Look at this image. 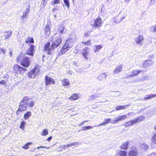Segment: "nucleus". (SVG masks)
<instances>
[{"mask_svg":"<svg viewBox=\"0 0 156 156\" xmlns=\"http://www.w3.org/2000/svg\"><path fill=\"white\" fill-rule=\"evenodd\" d=\"M52 43L50 46V43L47 42L44 47V50L48 54L51 55L54 50L58 47L61 43L62 39L60 36H56L54 35L52 38Z\"/></svg>","mask_w":156,"mask_h":156,"instance_id":"f257e3e1","label":"nucleus"},{"mask_svg":"<svg viewBox=\"0 0 156 156\" xmlns=\"http://www.w3.org/2000/svg\"><path fill=\"white\" fill-rule=\"evenodd\" d=\"M126 12L124 10L121 11L118 15L113 18L114 22L117 24L120 23L125 18Z\"/></svg>","mask_w":156,"mask_h":156,"instance_id":"f03ea898","label":"nucleus"},{"mask_svg":"<svg viewBox=\"0 0 156 156\" xmlns=\"http://www.w3.org/2000/svg\"><path fill=\"white\" fill-rule=\"evenodd\" d=\"M39 71L40 67L38 65H36L34 69L28 73V76L29 78H34L39 73Z\"/></svg>","mask_w":156,"mask_h":156,"instance_id":"7ed1b4c3","label":"nucleus"},{"mask_svg":"<svg viewBox=\"0 0 156 156\" xmlns=\"http://www.w3.org/2000/svg\"><path fill=\"white\" fill-rule=\"evenodd\" d=\"M145 118L144 116H140L138 118L134 119L132 120L126 122L124 125L126 127H128L134 124L142 121Z\"/></svg>","mask_w":156,"mask_h":156,"instance_id":"20e7f679","label":"nucleus"},{"mask_svg":"<svg viewBox=\"0 0 156 156\" xmlns=\"http://www.w3.org/2000/svg\"><path fill=\"white\" fill-rule=\"evenodd\" d=\"M13 69L15 73H19L21 74H23L27 70V69L23 68L17 64H15L13 66Z\"/></svg>","mask_w":156,"mask_h":156,"instance_id":"39448f33","label":"nucleus"},{"mask_svg":"<svg viewBox=\"0 0 156 156\" xmlns=\"http://www.w3.org/2000/svg\"><path fill=\"white\" fill-rule=\"evenodd\" d=\"M102 25V20L100 17H97L94 22H91V25L94 28L101 27Z\"/></svg>","mask_w":156,"mask_h":156,"instance_id":"423d86ee","label":"nucleus"},{"mask_svg":"<svg viewBox=\"0 0 156 156\" xmlns=\"http://www.w3.org/2000/svg\"><path fill=\"white\" fill-rule=\"evenodd\" d=\"M30 58L25 57L23 59L21 62V65L24 67H28L30 65Z\"/></svg>","mask_w":156,"mask_h":156,"instance_id":"0eeeda50","label":"nucleus"},{"mask_svg":"<svg viewBox=\"0 0 156 156\" xmlns=\"http://www.w3.org/2000/svg\"><path fill=\"white\" fill-rule=\"evenodd\" d=\"M45 84L46 86L50 85H53L55 83V82L54 80L47 76H45Z\"/></svg>","mask_w":156,"mask_h":156,"instance_id":"6e6552de","label":"nucleus"},{"mask_svg":"<svg viewBox=\"0 0 156 156\" xmlns=\"http://www.w3.org/2000/svg\"><path fill=\"white\" fill-rule=\"evenodd\" d=\"M127 118L126 115H119L118 117H116L115 119L112 121V123L115 124L118 121H122Z\"/></svg>","mask_w":156,"mask_h":156,"instance_id":"1a4fd4ad","label":"nucleus"},{"mask_svg":"<svg viewBox=\"0 0 156 156\" xmlns=\"http://www.w3.org/2000/svg\"><path fill=\"white\" fill-rule=\"evenodd\" d=\"M142 71L141 70H132L131 72V73L130 75L128 76V77H133L134 76H136L138 75L139 73H140Z\"/></svg>","mask_w":156,"mask_h":156,"instance_id":"9d476101","label":"nucleus"},{"mask_svg":"<svg viewBox=\"0 0 156 156\" xmlns=\"http://www.w3.org/2000/svg\"><path fill=\"white\" fill-rule=\"evenodd\" d=\"M144 39L143 36L139 35L137 37L134 39L135 42L137 44H141L142 42L144 41Z\"/></svg>","mask_w":156,"mask_h":156,"instance_id":"9b49d317","label":"nucleus"},{"mask_svg":"<svg viewBox=\"0 0 156 156\" xmlns=\"http://www.w3.org/2000/svg\"><path fill=\"white\" fill-rule=\"evenodd\" d=\"M34 51V45H31L27 49V54L32 56L33 55Z\"/></svg>","mask_w":156,"mask_h":156,"instance_id":"f8f14e48","label":"nucleus"},{"mask_svg":"<svg viewBox=\"0 0 156 156\" xmlns=\"http://www.w3.org/2000/svg\"><path fill=\"white\" fill-rule=\"evenodd\" d=\"M153 64L151 60H147L144 62L142 63L143 67L144 68L151 66Z\"/></svg>","mask_w":156,"mask_h":156,"instance_id":"ddd939ff","label":"nucleus"},{"mask_svg":"<svg viewBox=\"0 0 156 156\" xmlns=\"http://www.w3.org/2000/svg\"><path fill=\"white\" fill-rule=\"evenodd\" d=\"M140 146L142 150L146 151L149 148V146L145 143L142 142L140 143Z\"/></svg>","mask_w":156,"mask_h":156,"instance_id":"4468645a","label":"nucleus"},{"mask_svg":"<svg viewBox=\"0 0 156 156\" xmlns=\"http://www.w3.org/2000/svg\"><path fill=\"white\" fill-rule=\"evenodd\" d=\"M129 156H138L136 149L135 148L129 151Z\"/></svg>","mask_w":156,"mask_h":156,"instance_id":"2eb2a0df","label":"nucleus"},{"mask_svg":"<svg viewBox=\"0 0 156 156\" xmlns=\"http://www.w3.org/2000/svg\"><path fill=\"white\" fill-rule=\"evenodd\" d=\"M80 98L79 95L76 94H73L72 95L68 98V99L70 101L75 100Z\"/></svg>","mask_w":156,"mask_h":156,"instance_id":"dca6fc26","label":"nucleus"},{"mask_svg":"<svg viewBox=\"0 0 156 156\" xmlns=\"http://www.w3.org/2000/svg\"><path fill=\"white\" fill-rule=\"evenodd\" d=\"M83 52L82 53L83 55L86 59H87V56L89 53V49L87 48H85L83 49Z\"/></svg>","mask_w":156,"mask_h":156,"instance_id":"f3484780","label":"nucleus"},{"mask_svg":"<svg viewBox=\"0 0 156 156\" xmlns=\"http://www.w3.org/2000/svg\"><path fill=\"white\" fill-rule=\"evenodd\" d=\"M107 75L105 73H102L97 77V79L100 81H102L106 78Z\"/></svg>","mask_w":156,"mask_h":156,"instance_id":"a211bd4d","label":"nucleus"},{"mask_svg":"<svg viewBox=\"0 0 156 156\" xmlns=\"http://www.w3.org/2000/svg\"><path fill=\"white\" fill-rule=\"evenodd\" d=\"M122 66L120 65L117 66L114 70V74H118L122 71Z\"/></svg>","mask_w":156,"mask_h":156,"instance_id":"6ab92c4d","label":"nucleus"},{"mask_svg":"<svg viewBox=\"0 0 156 156\" xmlns=\"http://www.w3.org/2000/svg\"><path fill=\"white\" fill-rule=\"evenodd\" d=\"M72 46L71 45L69 44V46H67L66 44L64 45L62 47V50L63 51V52L65 53L67 50H69L71 47Z\"/></svg>","mask_w":156,"mask_h":156,"instance_id":"aec40b11","label":"nucleus"},{"mask_svg":"<svg viewBox=\"0 0 156 156\" xmlns=\"http://www.w3.org/2000/svg\"><path fill=\"white\" fill-rule=\"evenodd\" d=\"M57 30L58 33L60 34H61L62 33H64L65 27L62 25H61L58 27Z\"/></svg>","mask_w":156,"mask_h":156,"instance_id":"412c9836","label":"nucleus"},{"mask_svg":"<svg viewBox=\"0 0 156 156\" xmlns=\"http://www.w3.org/2000/svg\"><path fill=\"white\" fill-rule=\"evenodd\" d=\"M27 106V105L26 104H24L20 102V105L19 107V110L21 111H25L26 110Z\"/></svg>","mask_w":156,"mask_h":156,"instance_id":"4be33fe9","label":"nucleus"},{"mask_svg":"<svg viewBox=\"0 0 156 156\" xmlns=\"http://www.w3.org/2000/svg\"><path fill=\"white\" fill-rule=\"evenodd\" d=\"M129 106H130L129 105H118L115 108L117 110H125L127 109V107Z\"/></svg>","mask_w":156,"mask_h":156,"instance_id":"5701e85b","label":"nucleus"},{"mask_svg":"<svg viewBox=\"0 0 156 156\" xmlns=\"http://www.w3.org/2000/svg\"><path fill=\"white\" fill-rule=\"evenodd\" d=\"M45 34L46 36H48L50 34V28L48 25H47L45 27L44 29Z\"/></svg>","mask_w":156,"mask_h":156,"instance_id":"b1692460","label":"nucleus"},{"mask_svg":"<svg viewBox=\"0 0 156 156\" xmlns=\"http://www.w3.org/2000/svg\"><path fill=\"white\" fill-rule=\"evenodd\" d=\"M29 100L30 98L29 97L25 96L23 98L20 102L27 105V102L29 101Z\"/></svg>","mask_w":156,"mask_h":156,"instance_id":"393cba45","label":"nucleus"},{"mask_svg":"<svg viewBox=\"0 0 156 156\" xmlns=\"http://www.w3.org/2000/svg\"><path fill=\"white\" fill-rule=\"evenodd\" d=\"M129 144V142L128 141L125 142L120 146V148L124 150L127 149Z\"/></svg>","mask_w":156,"mask_h":156,"instance_id":"a878e982","label":"nucleus"},{"mask_svg":"<svg viewBox=\"0 0 156 156\" xmlns=\"http://www.w3.org/2000/svg\"><path fill=\"white\" fill-rule=\"evenodd\" d=\"M74 43V40L73 39L69 38L67 40L66 42V44L69 46V44L71 45L72 46L71 47L72 48L73 46V44Z\"/></svg>","mask_w":156,"mask_h":156,"instance_id":"bb28decb","label":"nucleus"},{"mask_svg":"<svg viewBox=\"0 0 156 156\" xmlns=\"http://www.w3.org/2000/svg\"><path fill=\"white\" fill-rule=\"evenodd\" d=\"M62 85L63 86H67L70 84L68 80L66 79L62 80Z\"/></svg>","mask_w":156,"mask_h":156,"instance_id":"cd10ccee","label":"nucleus"},{"mask_svg":"<svg viewBox=\"0 0 156 156\" xmlns=\"http://www.w3.org/2000/svg\"><path fill=\"white\" fill-rule=\"evenodd\" d=\"M102 47L101 45H95L93 46V49L94 51V52H96L99 51V50L101 49Z\"/></svg>","mask_w":156,"mask_h":156,"instance_id":"c85d7f7f","label":"nucleus"},{"mask_svg":"<svg viewBox=\"0 0 156 156\" xmlns=\"http://www.w3.org/2000/svg\"><path fill=\"white\" fill-rule=\"evenodd\" d=\"M12 34L11 32L6 31L4 32L5 37V39H7L9 38Z\"/></svg>","mask_w":156,"mask_h":156,"instance_id":"c756f323","label":"nucleus"},{"mask_svg":"<svg viewBox=\"0 0 156 156\" xmlns=\"http://www.w3.org/2000/svg\"><path fill=\"white\" fill-rule=\"evenodd\" d=\"M152 143L156 145V133L153 134L151 139Z\"/></svg>","mask_w":156,"mask_h":156,"instance_id":"7c9ffc66","label":"nucleus"},{"mask_svg":"<svg viewBox=\"0 0 156 156\" xmlns=\"http://www.w3.org/2000/svg\"><path fill=\"white\" fill-rule=\"evenodd\" d=\"M155 97H156V94L148 95L145 96L144 98V99L146 100Z\"/></svg>","mask_w":156,"mask_h":156,"instance_id":"2f4dec72","label":"nucleus"},{"mask_svg":"<svg viewBox=\"0 0 156 156\" xmlns=\"http://www.w3.org/2000/svg\"><path fill=\"white\" fill-rule=\"evenodd\" d=\"M25 42L27 43H34V41L33 38L30 37H28L26 40Z\"/></svg>","mask_w":156,"mask_h":156,"instance_id":"473e14b6","label":"nucleus"},{"mask_svg":"<svg viewBox=\"0 0 156 156\" xmlns=\"http://www.w3.org/2000/svg\"><path fill=\"white\" fill-rule=\"evenodd\" d=\"M31 115L30 112L29 111L26 113L24 115V119H28Z\"/></svg>","mask_w":156,"mask_h":156,"instance_id":"72a5a7b5","label":"nucleus"},{"mask_svg":"<svg viewBox=\"0 0 156 156\" xmlns=\"http://www.w3.org/2000/svg\"><path fill=\"white\" fill-rule=\"evenodd\" d=\"M119 153L120 156H127L126 152L120 150L119 151Z\"/></svg>","mask_w":156,"mask_h":156,"instance_id":"f704fd0d","label":"nucleus"},{"mask_svg":"<svg viewBox=\"0 0 156 156\" xmlns=\"http://www.w3.org/2000/svg\"><path fill=\"white\" fill-rule=\"evenodd\" d=\"M104 121L105 122H103L104 125L107 123H109L111 122L112 123V122L111 119H105L104 120Z\"/></svg>","mask_w":156,"mask_h":156,"instance_id":"c9c22d12","label":"nucleus"},{"mask_svg":"<svg viewBox=\"0 0 156 156\" xmlns=\"http://www.w3.org/2000/svg\"><path fill=\"white\" fill-rule=\"evenodd\" d=\"M26 124V123L24 121H22L21 122V123L20 125V128L23 130L24 129V127H25V125Z\"/></svg>","mask_w":156,"mask_h":156,"instance_id":"e433bc0d","label":"nucleus"},{"mask_svg":"<svg viewBox=\"0 0 156 156\" xmlns=\"http://www.w3.org/2000/svg\"><path fill=\"white\" fill-rule=\"evenodd\" d=\"M48 131L47 129H44L41 133V135L42 136H45L48 134Z\"/></svg>","mask_w":156,"mask_h":156,"instance_id":"4c0bfd02","label":"nucleus"},{"mask_svg":"<svg viewBox=\"0 0 156 156\" xmlns=\"http://www.w3.org/2000/svg\"><path fill=\"white\" fill-rule=\"evenodd\" d=\"M23 57L21 55H19L17 58L16 61L18 63L21 62L23 60Z\"/></svg>","mask_w":156,"mask_h":156,"instance_id":"58836bf2","label":"nucleus"},{"mask_svg":"<svg viewBox=\"0 0 156 156\" xmlns=\"http://www.w3.org/2000/svg\"><path fill=\"white\" fill-rule=\"evenodd\" d=\"M29 11H29V9H27L26 10V11H25L23 13V15L22 17H25L29 13Z\"/></svg>","mask_w":156,"mask_h":156,"instance_id":"ea45409f","label":"nucleus"},{"mask_svg":"<svg viewBox=\"0 0 156 156\" xmlns=\"http://www.w3.org/2000/svg\"><path fill=\"white\" fill-rule=\"evenodd\" d=\"M150 30L151 31L154 32H156V25L151 26L150 27Z\"/></svg>","mask_w":156,"mask_h":156,"instance_id":"a19ab883","label":"nucleus"},{"mask_svg":"<svg viewBox=\"0 0 156 156\" xmlns=\"http://www.w3.org/2000/svg\"><path fill=\"white\" fill-rule=\"evenodd\" d=\"M60 2V0H54L53 2H51L52 5H54L55 4L59 3Z\"/></svg>","mask_w":156,"mask_h":156,"instance_id":"79ce46f5","label":"nucleus"},{"mask_svg":"<svg viewBox=\"0 0 156 156\" xmlns=\"http://www.w3.org/2000/svg\"><path fill=\"white\" fill-rule=\"evenodd\" d=\"M32 144V143H29L24 145L23 147V148L27 149L29 148V146Z\"/></svg>","mask_w":156,"mask_h":156,"instance_id":"37998d69","label":"nucleus"},{"mask_svg":"<svg viewBox=\"0 0 156 156\" xmlns=\"http://www.w3.org/2000/svg\"><path fill=\"white\" fill-rule=\"evenodd\" d=\"M64 3L68 7V9L69 8V0H63Z\"/></svg>","mask_w":156,"mask_h":156,"instance_id":"c03bdc74","label":"nucleus"},{"mask_svg":"<svg viewBox=\"0 0 156 156\" xmlns=\"http://www.w3.org/2000/svg\"><path fill=\"white\" fill-rule=\"evenodd\" d=\"M146 79L147 78L146 77H143L141 78H139L137 81L139 82H143L146 80Z\"/></svg>","mask_w":156,"mask_h":156,"instance_id":"a18cd8bd","label":"nucleus"},{"mask_svg":"<svg viewBox=\"0 0 156 156\" xmlns=\"http://www.w3.org/2000/svg\"><path fill=\"white\" fill-rule=\"evenodd\" d=\"M34 102L33 101H30L29 103L28 104L29 107H32L34 106Z\"/></svg>","mask_w":156,"mask_h":156,"instance_id":"49530a36","label":"nucleus"},{"mask_svg":"<svg viewBox=\"0 0 156 156\" xmlns=\"http://www.w3.org/2000/svg\"><path fill=\"white\" fill-rule=\"evenodd\" d=\"M101 12L102 13H103L105 12V9L104 8V5H102V7L101 8Z\"/></svg>","mask_w":156,"mask_h":156,"instance_id":"de8ad7c7","label":"nucleus"},{"mask_svg":"<svg viewBox=\"0 0 156 156\" xmlns=\"http://www.w3.org/2000/svg\"><path fill=\"white\" fill-rule=\"evenodd\" d=\"M102 93H97L95 94V96H96V98L100 97L102 95Z\"/></svg>","mask_w":156,"mask_h":156,"instance_id":"09e8293b","label":"nucleus"},{"mask_svg":"<svg viewBox=\"0 0 156 156\" xmlns=\"http://www.w3.org/2000/svg\"><path fill=\"white\" fill-rule=\"evenodd\" d=\"M65 53V52H63V51L61 49L58 52V56H59L62 55Z\"/></svg>","mask_w":156,"mask_h":156,"instance_id":"8fccbe9b","label":"nucleus"},{"mask_svg":"<svg viewBox=\"0 0 156 156\" xmlns=\"http://www.w3.org/2000/svg\"><path fill=\"white\" fill-rule=\"evenodd\" d=\"M90 40H89L87 42H83V43H84L86 45H90L91 44L90 43Z\"/></svg>","mask_w":156,"mask_h":156,"instance_id":"3c124183","label":"nucleus"},{"mask_svg":"<svg viewBox=\"0 0 156 156\" xmlns=\"http://www.w3.org/2000/svg\"><path fill=\"white\" fill-rule=\"evenodd\" d=\"M6 84V82L4 80H2L0 82V84L2 85H5Z\"/></svg>","mask_w":156,"mask_h":156,"instance_id":"603ef678","label":"nucleus"},{"mask_svg":"<svg viewBox=\"0 0 156 156\" xmlns=\"http://www.w3.org/2000/svg\"><path fill=\"white\" fill-rule=\"evenodd\" d=\"M0 51L3 54H5L6 53V50L3 48L0 49Z\"/></svg>","mask_w":156,"mask_h":156,"instance_id":"864d4df0","label":"nucleus"},{"mask_svg":"<svg viewBox=\"0 0 156 156\" xmlns=\"http://www.w3.org/2000/svg\"><path fill=\"white\" fill-rule=\"evenodd\" d=\"M96 96L95 95H92L90 96V98L91 99H96Z\"/></svg>","mask_w":156,"mask_h":156,"instance_id":"5fc2aeb1","label":"nucleus"},{"mask_svg":"<svg viewBox=\"0 0 156 156\" xmlns=\"http://www.w3.org/2000/svg\"><path fill=\"white\" fill-rule=\"evenodd\" d=\"M156 154L155 153H152L148 155L147 156H156Z\"/></svg>","mask_w":156,"mask_h":156,"instance_id":"6e6d98bb","label":"nucleus"},{"mask_svg":"<svg viewBox=\"0 0 156 156\" xmlns=\"http://www.w3.org/2000/svg\"><path fill=\"white\" fill-rule=\"evenodd\" d=\"M74 144V146H78L79 144L80 143L77 142H73Z\"/></svg>","mask_w":156,"mask_h":156,"instance_id":"4d7b16f0","label":"nucleus"},{"mask_svg":"<svg viewBox=\"0 0 156 156\" xmlns=\"http://www.w3.org/2000/svg\"><path fill=\"white\" fill-rule=\"evenodd\" d=\"M87 129V127L86 126H83L82 127L81 130H85Z\"/></svg>","mask_w":156,"mask_h":156,"instance_id":"13d9d810","label":"nucleus"},{"mask_svg":"<svg viewBox=\"0 0 156 156\" xmlns=\"http://www.w3.org/2000/svg\"><path fill=\"white\" fill-rule=\"evenodd\" d=\"M89 121L88 120H85L84 121H83L81 124L79 125V126H81L82 125H83L84 123L86 122H88Z\"/></svg>","mask_w":156,"mask_h":156,"instance_id":"bf43d9fd","label":"nucleus"},{"mask_svg":"<svg viewBox=\"0 0 156 156\" xmlns=\"http://www.w3.org/2000/svg\"><path fill=\"white\" fill-rule=\"evenodd\" d=\"M67 147H66V145H62L60 146V147L61 148H63L64 149H65Z\"/></svg>","mask_w":156,"mask_h":156,"instance_id":"052dcab7","label":"nucleus"},{"mask_svg":"<svg viewBox=\"0 0 156 156\" xmlns=\"http://www.w3.org/2000/svg\"><path fill=\"white\" fill-rule=\"evenodd\" d=\"M104 125V123L103 122V123H101L98 125H96L95 126H94V127H97V126L99 127V126H100L102 125Z\"/></svg>","mask_w":156,"mask_h":156,"instance_id":"680f3d73","label":"nucleus"},{"mask_svg":"<svg viewBox=\"0 0 156 156\" xmlns=\"http://www.w3.org/2000/svg\"><path fill=\"white\" fill-rule=\"evenodd\" d=\"M87 127V129H91L93 128V127L90 126H88Z\"/></svg>","mask_w":156,"mask_h":156,"instance_id":"e2e57ef3","label":"nucleus"},{"mask_svg":"<svg viewBox=\"0 0 156 156\" xmlns=\"http://www.w3.org/2000/svg\"><path fill=\"white\" fill-rule=\"evenodd\" d=\"M52 136H50L47 138V140L48 141H49L50 140L52 139Z\"/></svg>","mask_w":156,"mask_h":156,"instance_id":"0e129e2a","label":"nucleus"},{"mask_svg":"<svg viewBox=\"0 0 156 156\" xmlns=\"http://www.w3.org/2000/svg\"><path fill=\"white\" fill-rule=\"evenodd\" d=\"M12 51H11L9 52V55H10V57H11L12 56Z\"/></svg>","mask_w":156,"mask_h":156,"instance_id":"69168bd1","label":"nucleus"},{"mask_svg":"<svg viewBox=\"0 0 156 156\" xmlns=\"http://www.w3.org/2000/svg\"><path fill=\"white\" fill-rule=\"evenodd\" d=\"M66 147H72V146H71V144H69L66 145Z\"/></svg>","mask_w":156,"mask_h":156,"instance_id":"338daca9","label":"nucleus"},{"mask_svg":"<svg viewBox=\"0 0 156 156\" xmlns=\"http://www.w3.org/2000/svg\"><path fill=\"white\" fill-rule=\"evenodd\" d=\"M89 34L87 33H86L84 34V35L86 37H87L88 36Z\"/></svg>","mask_w":156,"mask_h":156,"instance_id":"774afa93","label":"nucleus"}]
</instances>
